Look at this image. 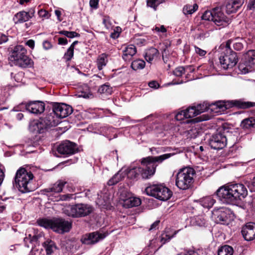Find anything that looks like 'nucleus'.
<instances>
[{"label": "nucleus", "instance_id": "1", "mask_svg": "<svg viewBox=\"0 0 255 255\" xmlns=\"http://www.w3.org/2000/svg\"><path fill=\"white\" fill-rule=\"evenodd\" d=\"M174 155V153H166L158 156L143 158L140 161L141 165L129 169L127 176L128 178L136 180L149 179L155 174L158 163Z\"/></svg>", "mask_w": 255, "mask_h": 255}, {"label": "nucleus", "instance_id": "2", "mask_svg": "<svg viewBox=\"0 0 255 255\" xmlns=\"http://www.w3.org/2000/svg\"><path fill=\"white\" fill-rule=\"evenodd\" d=\"M219 199L223 202L233 204L244 198L248 194L246 187L242 184H234L220 187L216 192Z\"/></svg>", "mask_w": 255, "mask_h": 255}, {"label": "nucleus", "instance_id": "3", "mask_svg": "<svg viewBox=\"0 0 255 255\" xmlns=\"http://www.w3.org/2000/svg\"><path fill=\"white\" fill-rule=\"evenodd\" d=\"M33 178V175L30 171L28 172L24 168L20 167L16 172L13 186L22 193L31 192L33 190L30 186V181Z\"/></svg>", "mask_w": 255, "mask_h": 255}, {"label": "nucleus", "instance_id": "4", "mask_svg": "<svg viewBox=\"0 0 255 255\" xmlns=\"http://www.w3.org/2000/svg\"><path fill=\"white\" fill-rule=\"evenodd\" d=\"M233 106H237L240 108L246 109L254 106V104L252 102H242L240 101H235L234 103L229 104L223 101H219L215 104L208 105L207 103H203L202 104H199L196 107V110L197 112V114L199 115L202 113L205 112L209 109L212 110L210 107L215 106L217 109H219L222 111L232 107Z\"/></svg>", "mask_w": 255, "mask_h": 255}, {"label": "nucleus", "instance_id": "5", "mask_svg": "<svg viewBox=\"0 0 255 255\" xmlns=\"http://www.w3.org/2000/svg\"><path fill=\"white\" fill-rule=\"evenodd\" d=\"M195 174L194 169L191 167L180 169L176 174V186L182 190L188 189L193 182Z\"/></svg>", "mask_w": 255, "mask_h": 255}, {"label": "nucleus", "instance_id": "6", "mask_svg": "<svg viewBox=\"0 0 255 255\" xmlns=\"http://www.w3.org/2000/svg\"><path fill=\"white\" fill-rule=\"evenodd\" d=\"M92 211V207L85 204L69 205L63 209V212L65 215L73 218L85 217L90 214Z\"/></svg>", "mask_w": 255, "mask_h": 255}, {"label": "nucleus", "instance_id": "7", "mask_svg": "<svg viewBox=\"0 0 255 255\" xmlns=\"http://www.w3.org/2000/svg\"><path fill=\"white\" fill-rule=\"evenodd\" d=\"M144 192L147 195L161 201L167 200L172 195V192L162 184L149 185L145 188Z\"/></svg>", "mask_w": 255, "mask_h": 255}, {"label": "nucleus", "instance_id": "8", "mask_svg": "<svg viewBox=\"0 0 255 255\" xmlns=\"http://www.w3.org/2000/svg\"><path fill=\"white\" fill-rule=\"evenodd\" d=\"M255 65V50H249L244 55V60L239 65L242 74H246L253 70Z\"/></svg>", "mask_w": 255, "mask_h": 255}, {"label": "nucleus", "instance_id": "9", "mask_svg": "<svg viewBox=\"0 0 255 255\" xmlns=\"http://www.w3.org/2000/svg\"><path fill=\"white\" fill-rule=\"evenodd\" d=\"M220 64L223 69L227 70L235 66L238 62V58L236 52H230L226 49V53L219 58Z\"/></svg>", "mask_w": 255, "mask_h": 255}, {"label": "nucleus", "instance_id": "10", "mask_svg": "<svg viewBox=\"0 0 255 255\" xmlns=\"http://www.w3.org/2000/svg\"><path fill=\"white\" fill-rule=\"evenodd\" d=\"M227 143V139L224 133L218 132L214 134L210 138L209 144L211 147L220 150L225 147Z\"/></svg>", "mask_w": 255, "mask_h": 255}, {"label": "nucleus", "instance_id": "11", "mask_svg": "<svg viewBox=\"0 0 255 255\" xmlns=\"http://www.w3.org/2000/svg\"><path fill=\"white\" fill-rule=\"evenodd\" d=\"M53 115L56 118L63 119L72 114V108L64 103H54L53 105Z\"/></svg>", "mask_w": 255, "mask_h": 255}, {"label": "nucleus", "instance_id": "12", "mask_svg": "<svg viewBox=\"0 0 255 255\" xmlns=\"http://www.w3.org/2000/svg\"><path fill=\"white\" fill-rule=\"evenodd\" d=\"M57 150L61 154L68 156L78 152L79 149L76 143L69 140H66L59 144Z\"/></svg>", "mask_w": 255, "mask_h": 255}, {"label": "nucleus", "instance_id": "13", "mask_svg": "<svg viewBox=\"0 0 255 255\" xmlns=\"http://www.w3.org/2000/svg\"><path fill=\"white\" fill-rule=\"evenodd\" d=\"M230 21L223 13L221 7H216L213 8V21L218 26H225Z\"/></svg>", "mask_w": 255, "mask_h": 255}, {"label": "nucleus", "instance_id": "14", "mask_svg": "<svg viewBox=\"0 0 255 255\" xmlns=\"http://www.w3.org/2000/svg\"><path fill=\"white\" fill-rule=\"evenodd\" d=\"M53 230L60 234L68 232L72 228V223L62 218H54Z\"/></svg>", "mask_w": 255, "mask_h": 255}, {"label": "nucleus", "instance_id": "15", "mask_svg": "<svg viewBox=\"0 0 255 255\" xmlns=\"http://www.w3.org/2000/svg\"><path fill=\"white\" fill-rule=\"evenodd\" d=\"M35 10L30 8L28 11L22 10L15 13L13 17V21L15 24L22 23L27 21L34 16Z\"/></svg>", "mask_w": 255, "mask_h": 255}, {"label": "nucleus", "instance_id": "16", "mask_svg": "<svg viewBox=\"0 0 255 255\" xmlns=\"http://www.w3.org/2000/svg\"><path fill=\"white\" fill-rule=\"evenodd\" d=\"M106 235L98 232L91 233L84 235L81 238V242L87 245L94 244L104 239Z\"/></svg>", "mask_w": 255, "mask_h": 255}, {"label": "nucleus", "instance_id": "17", "mask_svg": "<svg viewBox=\"0 0 255 255\" xmlns=\"http://www.w3.org/2000/svg\"><path fill=\"white\" fill-rule=\"evenodd\" d=\"M25 109L30 113L40 114L45 110V104L40 101H30L25 104Z\"/></svg>", "mask_w": 255, "mask_h": 255}, {"label": "nucleus", "instance_id": "18", "mask_svg": "<svg viewBox=\"0 0 255 255\" xmlns=\"http://www.w3.org/2000/svg\"><path fill=\"white\" fill-rule=\"evenodd\" d=\"M39 121L44 131L51 127H55L60 123L59 120L56 118L53 113H50L45 117L40 118Z\"/></svg>", "mask_w": 255, "mask_h": 255}, {"label": "nucleus", "instance_id": "19", "mask_svg": "<svg viewBox=\"0 0 255 255\" xmlns=\"http://www.w3.org/2000/svg\"><path fill=\"white\" fill-rule=\"evenodd\" d=\"M230 210L228 208H221L214 210L213 214L217 223L224 224L230 217Z\"/></svg>", "mask_w": 255, "mask_h": 255}, {"label": "nucleus", "instance_id": "20", "mask_svg": "<svg viewBox=\"0 0 255 255\" xmlns=\"http://www.w3.org/2000/svg\"><path fill=\"white\" fill-rule=\"evenodd\" d=\"M25 54H27V50L21 45L14 46L10 51L8 60L11 64Z\"/></svg>", "mask_w": 255, "mask_h": 255}, {"label": "nucleus", "instance_id": "21", "mask_svg": "<svg viewBox=\"0 0 255 255\" xmlns=\"http://www.w3.org/2000/svg\"><path fill=\"white\" fill-rule=\"evenodd\" d=\"M242 234L244 238L248 241H251L255 239V223L249 222L247 223L242 230Z\"/></svg>", "mask_w": 255, "mask_h": 255}, {"label": "nucleus", "instance_id": "22", "mask_svg": "<svg viewBox=\"0 0 255 255\" xmlns=\"http://www.w3.org/2000/svg\"><path fill=\"white\" fill-rule=\"evenodd\" d=\"M11 65H14L21 68H31L33 66L34 62L27 54H25L22 57L17 59L16 61Z\"/></svg>", "mask_w": 255, "mask_h": 255}, {"label": "nucleus", "instance_id": "23", "mask_svg": "<svg viewBox=\"0 0 255 255\" xmlns=\"http://www.w3.org/2000/svg\"><path fill=\"white\" fill-rule=\"evenodd\" d=\"M243 41L244 40L243 39L239 38H237L234 39H229L226 42L225 48L228 50L230 52H234L231 49V45H232L235 50L237 51L241 50L244 47Z\"/></svg>", "mask_w": 255, "mask_h": 255}, {"label": "nucleus", "instance_id": "24", "mask_svg": "<svg viewBox=\"0 0 255 255\" xmlns=\"http://www.w3.org/2000/svg\"><path fill=\"white\" fill-rule=\"evenodd\" d=\"M198 115L195 106L189 107L185 110H182L176 114V121H180L182 116L186 119L191 118Z\"/></svg>", "mask_w": 255, "mask_h": 255}, {"label": "nucleus", "instance_id": "25", "mask_svg": "<svg viewBox=\"0 0 255 255\" xmlns=\"http://www.w3.org/2000/svg\"><path fill=\"white\" fill-rule=\"evenodd\" d=\"M245 0H230L226 5V11L228 13L236 12L244 3Z\"/></svg>", "mask_w": 255, "mask_h": 255}, {"label": "nucleus", "instance_id": "26", "mask_svg": "<svg viewBox=\"0 0 255 255\" xmlns=\"http://www.w3.org/2000/svg\"><path fill=\"white\" fill-rule=\"evenodd\" d=\"M136 53V49L133 45H128L125 46L123 50L122 57L126 61H129Z\"/></svg>", "mask_w": 255, "mask_h": 255}, {"label": "nucleus", "instance_id": "27", "mask_svg": "<svg viewBox=\"0 0 255 255\" xmlns=\"http://www.w3.org/2000/svg\"><path fill=\"white\" fill-rule=\"evenodd\" d=\"M47 255H52L57 249V247L55 242L51 240L47 239L42 243Z\"/></svg>", "mask_w": 255, "mask_h": 255}, {"label": "nucleus", "instance_id": "28", "mask_svg": "<svg viewBox=\"0 0 255 255\" xmlns=\"http://www.w3.org/2000/svg\"><path fill=\"white\" fill-rule=\"evenodd\" d=\"M29 130L35 133H42L45 132L39 120L31 122L29 125Z\"/></svg>", "mask_w": 255, "mask_h": 255}, {"label": "nucleus", "instance_id": "29", "mask_svg": "<svg viewBox=\"0 0 255 255\" xmlns=\"http://www.w3.org/2000/svg\"><path fill=\"white\" fill-rule=\"evenodd\" d=\"M66 183V181L58 180L52 187L45 189V191L46 192L60 193L62 191L63 187Z\"/></svg>", "mask_w": 255, "mask_h": 255}, {"label": "nucleus", "instance_id": "30", "mask_svg": "<svg viewBox=\"0 0 255 255\" xmlns=\"http://www.w3.org/2000/svg\"><path fill=\"white\" fill-rule=\"evenodd\" d=\"M206 222V219L204 215H199L190 218V224L192 226H204Z\"/></svg>", "mask_w": 255, "mask_h": 255}, {"label": "nucleus", "instance_id": "31", "mask_svg": "<svg viewBox=\"0 0 255 255\" xmlns=\"http://www.w3.org/2000/svg\"><path fill=\"white\" fill-rule=\"evenodd\" d=\"M140 204V199L134 197H131L124 200V206L128 208L138 206Z\"/></svg>", "mask_w": 255, "mask_h": 255}, {"label": "nucleus", "instance_id": "32", "mask_svg": "<svg viewBox=\"0 0 255 255\" xmlns=\"http://www.w3.org/2000/svg\"><path fill=\"white\" fill-rule=\"evenodd\" d=\"M37 223L39 226L44 227L45 229H51L53 230V227H54V219H39L37 221Z\"/></svg>", "mask_w": 255, "mask_h": 255}, {"label": "nucleus", "instance_id": "33", "mask_svg": "<svg viewBox=\"0 0 255 255\" xmlns=\"http://www.w3.org/2000/svg\"><path fill=\"white\" fill-rule=\"evenodd\" d=\"M158 54V51L155 48H151L147 50L145 52L144 58L149 63H151L154 57H156Z\"/></svg>", "mask_w": 255, "mask_h": 255}, {"label": "nucleus", "instance_id": "34", "mask_svg": "<svg viewBox=\"0 0 255 255\" xmlns=\"http://www.w3.org/2000/svg\"><path fill=\"white\" fill-rule=\"evenodd\" d=\"M125 176V174L121 172V171L118 172L116 173L108 182V184L109 186H112L116 184L119 181L122 180Z\"/></svg>", "mask_w": 255, "mask_h": 255}, {"label": "nucleus", "instance_id": "35", "mask_svg": "<svg viewBox=\"0 0 255 255\" xmlns=\"http://www.w3.org/2000/svg\"><path fill=\"white\" fill-rule=\"evenodd\" d=\"M200 203L203 207L210 208L215 203V200L212 197L208 196L200 199Z\"/></svg>", "mask_w": 255, "mask_h": 255}, {"label": "nucleus", "instance_id": "36", "mask_svg": "<svg viewBox=\"0 0 255 255\" xmlns=\"http://www.w3.org/2000/svg\"><path fill=\"white\" fill-rule=\"evenodd\" d=\"M199 133V129L195 127H192L189 129L184 131V134L187 138H195Z\"/></svg>", "mask_w": 255, "mask_h": 255}, {"label": "nucleus", "instance_id": "37", "mask_svg": "<svg viewBox=\"0 0 255 255\" xmlns=\"http://www.w3.org/2000/svg\"><path fill=\"white\" fill-rule=\"evenodd\" d=\"M233 253L234 250L232 247L225 245L218 249V255H233Z\"/></svg>", "mask_w": 255, "mask_h": 255}, {"label": "nucleus", "instance_id": "38", "mask_svg": "<svg viewBox=\"0 0 255 255\" xmlns=\"http://www.w3.org/2000/svg\"><path fill=\"white\" fill-rule=\"evenodd\" d=\"M108 62V55L103 53L99 56L97 59V66L99 70H101L105 66Z\"/></svg>", "mask_w": 255, "mask_h": 255}, {"label": "nucleus", "instance_id": "39", "mask_svg": "<svg viewBox=\"0 0 255 255\" xmlns=\"http://www.w3.org/2000/svg\"><path fill=\"white\" fill-rule=\"evenodd\" d=\"M241 126L244 128L249 129L255 127V119L254 118H250L245 119L242 122Z\"/></svg>", "mask_w": 255, "mask_h": 255}, {"label": "nucleus", "instance_id": "40", "mask_svg": "<svg viewBox=\"0 0 255 255\" xmlns=\"http://www.w3.org/2000/svg\"><path fill=\"white\" fill-rule=\"evenodd\" d=\"M198 7L196 3L193 5L187 4L184 6L183 12L185 14H191L197 10Z\"/></svg>", "mask_w": 255, "mask_h": 255}, {"label": "nucleus", "instance_id": "41", "mask_svg": "<svg viewBox=\"0 0 255 255\" xmlns=\"http://www.w3.org/2000/svg\"><path fill=\"white\" fill-rule=\"evenodd\" d=\"M145 62L140 59L133 61L131 64V67L134 70L142 69L145 67Z\"/></svg>", "mask_w": 255, "mask_h": 255}, {"label": "nucleus", "instance_id": "42", "mask_svg": "<svg viewBox=\"0 0 255 255\" xmlns=\"http://www.w3.org/2000/svg\"><path fill=\"white\" fill-rule=\"evenodd\" d=\"M175 234V232L172 235H168L166 233H162L159 239L161 244L158 246L157 249H159L163 245L168 242L171 238H172Z\"/></svg>", "mask_w": 255, "mask_h": 255}, {"label": "nucleus", "instance_id": "43", "mask_svg": "<svg viewBox=\"0 0 255 255\" xmlns=\"http://www.w3.org/2000/svg\"><path fill=\"white\" fill-rule=\"evenodd\" d=\"M162 2V0H146L147 6L153 8L154 10H156L158 5Z\"/></svg>", "mask_w": 255, "mask_h": 255}, {"label": "nucleus", "instance_id": "44", "mask_svg": "<svg viewBox=\"0 0 255 255\" xmlns=\"http://www.w3.org/2000/svg\"><path fill=\"white\" fill-rule=\"evenodd\" d=\"M112 91V88L110 85L106 84L102 85L98 89V92L101 94H110Z\"/></svg>", "mask_w": 255, "mask_h": 255}, {"label": "nucleus", "instance_id": "45", "mask_svg": "<svg viewBox=\"0 0 255 255\" xmlns=\"http://www.w3.org/2000/svg\"><path fill=\"white\" fill-rule=\"evenodd\" d=\"M74 49L69 47L67 51L65 53L63 58L66 61H70L74 56Z\"/></svg>", "mask_w": 255, "mask_h": 255}, {"label": "nucleus", "instance_id": "46", "mask_svg": "<svg viewBox=\"0 0 255 255\" xmlns=\"http://www.w3.org/2000/svg\"><path fill=\"white\" fill-rule=\"evenodd\" d=\"M202 19L205 20L213 21V9L211 11H205L202 16Z\"/></svg>", "mask_w": 255, "mask_h": 255}, {"label": "nucleus", "instance_id": "47", "mask_svg": "<svg viewBox=\"0 0 255 255\" xmlns=\"http://www.w3.org/2000/svg\"><path fill=\"white\" fill-rule=\"evenodd\" d=\"M103 24L105 25L107 29L110 28L111 23L109 17L104 16L103 18Z\"/></svg>", "mask_w": 255, "mask_h": 255}, {"label": "nucleus", "instance_id": "48", "mask_svg": "<svg viewBox=\"0 0 255 255\" xmlns=\"http://www.w3.org/2000/svg\"><path fill=\"white\" fill-rule=\"evenodd\" d=\"M248 186L252 192H255V176L250 182H248Z\"/></svg>", "mask_w": 255, "mask_h": 255}, {"label": "nucleus", "instance_id": "49", "mask_svg": "<svg viewBox=\"0 0 255 255\" xmlns=\"http://www.w3.org/2000/svg\"><path fill=\"white\" fill-rule=\"evenodd\" d=\"M43 48L46 50H49L52 47V45L48 40H44L42 43Z\"/></svg>", "mask_w": 255, "mask_h": 255}, {"label": "nucleus", "instance_id": "50", "mask_svg": "<svg viewBox=\"0 0 255 255\" xmlns=\"http://www.w3.org/2000/svg\"><path fill=\"white\" fill-rule=\"evenodd\" d=\"M153 30H155L157 32L164 33L166 31V29L164 25H156L153 29Z\"/></svg>", "mask_w": 255, "mask_h": 255}, {"label": "nucleus", "instance_id": "51", "mask_svg": "<svg viewBox=\"0 0 255 255\" xmlns=\"http://www.w3.org/2000/svg\"><path fill=\"white\" fill-rule=\"evenodd\" d=\"M247 8L251 10L255 11V0H249Z\"/></svg>", "mask_w": 255, "mask_h": 255}, {"label": "nucleus", "instance_id": "52", "mask_svg": "<svg viewBox=\"0 0 255 255\" xmlns=\"http://www.w3.org/2000/svg\"><path fill=\"white\" fill-rule=\"evenodd\" d=\"M195 52L199 54L200 56H204L206 54V51L196 46H194Z\"/></svg>", "mask_w": 255, "mask_h": 255}, {"label": "nucleus", "instance_id": "53", "mask_svg": "<svg viewBox=\"0 0 255 255\" xmlns=\"http://www.w3.org/2000/svg\"><path fill=\"white\" fill-rule=\"evenodd\" d=\"M135 43L136 44L140 46L145 44L146 40L143 38H137L135 39Z\"/></svg>", "mask_w": 255, "mask_h": 255}, {"label": "nucleus", "instance_id": "54", "mask_svg": "<svg viewBox=\"0 0 255 255\" xmlns=\"http://www.w3.org/2000/svg\"><path fill=\"white\" fill-rule=\"evenodd\" d=\"M73 194H65L60 196V199L63 201L69 200L73 198Z\"/></svg>", "mask_w": 255, "mask_h": 255}, {"label": "nucleus", "instance_id": "55", "mask_svg": "<svg viewBox=\"0 0 255 255\" xmlns=\"http://www.w3.org/2000/svg\"><path fill=\"white\" fill-rule=\"evenodd\" d=\"M99 0H90V5L91 7L96 9L98 8Z\"/></svg>", "mask_w": 255, "mask_h": 255}, {"label": "nucleus", "instance_id": "56", "mask_svg": "<svg viewBox=\"0 0 255 255\" xmlns=\"http://www.w3.org/2000/svg\"><path fill=\"white\" fill-rule=\"evenodd\" d=\"M160 221L159 220H157L155 221L151 226L150 228L149 229V231H152L156 230L158 229V227L159 226Z\"/></svg>", "mask_w": 255, "mask_h": 255}, {"label": "nucleus", "instance_id": "57", "mask_svg": "<svg viewBox=\"0 0 255 255\" xmlns=\"http://www.w3.org/2000/svg\"><path fill=\"white\" fill-rule=\"evenodd\" d=\"M185 72V69L182 67H180L176 69V77L181 76Z\"/></svg>", "mask_w": 255, "mask_h": 255}, {"label": "nucleus", "instance_id": "58", "mask_svg": "<svg viewBox=\"0 0 255 255\" xmlns=\"http://www.w3.org/2000/svg\"><path fill=\"white\" fill-rule=\"evenodd\" d=\"M87 89L88 90L87 92H81V94H79V96L83 97L84 98H89L90 96L91 95V94H90L89 92V89L88 87H86Z\"/></svg>", "mask_w": 255, "mask_h": 255}, {"label": "nucleus", "instance_id": "59", "mask_svg": "<svg viewBox=\"0 0 255 255\" xmlns=\"http://www.w3.org/2000/svg\"><path fill=\"white\" fill-rule=\"evenodd\" d=\"M25 44L32 49H33L35 46V42L32 39H29L26 42Z\"/></svg>", "mask_w": 255, "mask_h": 255}, {"label": "nucleus", "instance_id": "60", "mask_svg": "<svg viewBox=\"0 0 255 255\" xmlns=\"http://www.w3.org/2000/svg\"><path fill=\"white\" fill-rule=\"evenodd\" d=\"M148 86L152 88L156 89L159 87L158 83L155 81H152L148 83Z\"/></svg>", "mask_w": 255, "mask_h": 255}, {"label": "nucleus", "instance_id": "61", "mask_svg": "<svg viewBox=\"0 0 255 255\" xmlns=\"http://www.w3.org/2000/svg\"><path fill=\"white\" fill-rule=\"evenodd\" d=\"M68 43V40L65 38L60 37L58 38V44L60 45H66Z\"/></svg>", "mask_w": 255, "mask_h": 255}, {"label": "nucleus", "instance_id": "62", "mask_svg": "<svg viewBox=\"0 0 255 255\" xmlns=\"http://www.w3.org/2000/svg\"><path fill=\"white\" fill-rule=\"evenodd\" d=\"M80 34L76 32L75 31H69L68 33V38H74L76 37H79Z\"/></svg>", "mask_w": 255, "mask_h": 255}, {"label": "nucleus", "instance_id": "63", "mask_svg": "<svg viewBox=\"0 0 255 255\" xmlns=\"http://www.w3.org/2000/svg\"><path fill=\"white\" fill-rule=\"evenodd\" d=\"M8 41L7 37L4 34H1L0 37V44H2Z\"/></svg>", "mask_w": 255, "mask_h": 255}, {"label": "nucleus", "instance_id": "64", "mask_svg": "<svg viewBox=\"0 0 255 255\" xmlns=\"http://www.w3.org/2000/svg\"><path fill=\"white\" fill-rule=\"evenodd\" d=\"M48 13L47 11L45 10H40L38 11V14L40 16L43 17H48L47 15Z\"/></svg>", "mask_w": 255, "mask_h": 255}]
</instances>
